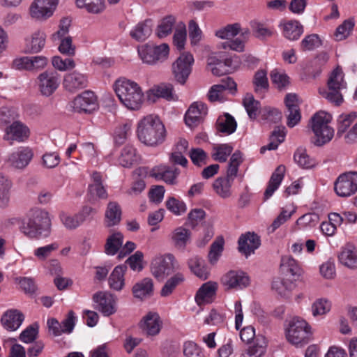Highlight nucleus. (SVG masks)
<instances>
[{"label": "nucleus", "mask_w": 357, "mask_h": 357, "mask_svg": "<svg viewBox=\"0 0 357 357\" xmlns=\"http://www.w3.org/2000/svg\"><path fill=\"white\" fill-rule=\"evenodd\" d=\"M238 243L239 252L248 257L260 246L261 240L254 232H248L240 236Z\"/></svg>", "instance_id": "23"}, {"label": "nucleus", "mask_w": 357, "mask_h": 357, "mask_svg": "<svg viewBox=\"0 0 357 357\" xmlns=\"http://www.w3.org/2000/svg\"><path fill=\"white\" fill-rule=\"evenodd\" d=\"M93 301L97 304L96 308L105 316H109L116 311L115 297L105 292H98L93 296Z\"/></svg>", "instance_id": "19"}, {"label": "nucleus", "mask_w": 357, "mask_h": 357, "mask_svg": "<svg viewBox=\"0 0 357 357\" xmlns=\"http://www.w3.org/2000/svg\"><path fill=\"white\" fill-rule=\"evenodd\" d=\"M237 126L234 118L226 113L224 116H220L216 122V128L218 132L226 135H231L236 131Z\"/></svg>", "instance_id": "43"}, {"label": "nucleus", "mask_w": 357, "mask_h": 357, "mask_svg": "<svg viewBox=\"0 0 357 357\" xmlns=\"http://www.w3.org/2000/svg\"><path fill=\"white\" fill-rule=\"evenodd\" d=\"M321 45V41L317 34L306 36L301 43V48L303 51L313 50Z\"/></svg>", "instance_id": "63"}, {"label": "nucleus", "mask_w": 357, "mask_h": 357, "mask_svg": "<svg viewBox=\"0 0 357 357\" xmlns=\"http://www.w3.org/2000/svg\"><path fill=\"white\" fill-rule=\"evenodd\" d=\"M138 54L143 63L155 65L167 59L169 47L167 43L159 45L145 44L138 47Z\"/></svg>", "instance_id": "7"}, {"label": "nucleus", "mask_w": 357, "mask_h": 357, "mask_svg": "<svg viewBox=\"0 0 357 357\" xmlns=\"http://www.w3.org/2000/svg\"><path fill=\"white\" fill-rule=\"evenodd\" d=\"M88 79L86 76L77 71L68 73L63 78V87L70 92H75L77 90L87 86Z\"/></svg>", "instance_id": "24"}, {"label": "nucleus", "mask_w": 357, "mask_h": 357, "mask_svg": "<svg viewBox=\"0 0 357 357\" xmlns=\"http://www.w3.org/2000/svg\"><path fill=\"white\" fill-rule=\"evenodd\" d=\"M224 246V240L222 238L217 239L211 245L208 253V260L211 264H215L220 257Z\"/></svg>", "instance_id": "61"}, {"label": "nucleus", "mask_w": 357, "mask_h": 357, "mask_svg": "<svg viewBox=\"0 0 357 357\" xmlns=\"http://www.w3.org/2000/svg\"><path fill=\"white\" fill-rule=\"evenodd\" d=\"M137 135L139 140L144 144L156 146L165 141L166 130L157 116L150 114L138 122Z\"/></svg>", "instance_id": "1"}, {"label": "nucleus", "mask_w": 357, "mask_h": 357, "mask_svg": "<svg viewBox=\"0 0 357 357\" xmlns=\"http://www.w3.org/2000/svg\"><path fill=\"white\" fill-rule=\"evenodd\" d=\"M334 190L340 197H349L357 192V172H348L338 176Z\"/></svg>", "instance_id": "10"}, {"label": "nucleus", "mask_w": 357, "mask_h": 357, "mask_svg": "<svg viewBox=\"0 0 357 357\" xmlns=\"http://www.w3.org/2000/svg\"><path fill=\"white\" fill-rule=\"evenodd\" d=\"M162 321L158 313L149 312L144 317L141 327L148 335H156L159 333Z\"/></svg>", "instance_id": "26"}, {"label": "nucleus", "mask_w": 357, "mask_h": 357, "mask_svg": "<svg viewBox=\"0 0 357 357\" xmlns=\"http://www.w3.org/2000/svg\"><path fill=\"white\" fill-rule=\"evenodd\" d=\"M59 248V244L57 242H54L35 249L33 254L38 260L45 261L52 255V252L56 251Z\"/></svg>", "instance_id": "55"}, {"label": "nucleus", "mask_w": 357, "mask_h": 357, "mask_svg": "<svg viewBox=\"0 0 357 357\" xmlns=\"http://www.w3.org/2000/svg\"><path fill=\"white\" fill-rule=\"evenodd\" d=\"M121 214L120 205L116 202H109L105 214L106 226L110 227L118 225L121 220Z\"/></svg>", "instance_id": "34"}, {"label": "nucleus", "mask_w": 357, "mask_h": 357, "mask_svg": "<svg viewBox=\"0 0 357 357\" xmlns=\"http://www.w3.org/2000/svg\"><path fill=\"white\" fill-rule=\"evenodd\" d=\"M293 281L287 279H276L272 283V289L276 291L280 296L286 297L288 296L290 291L294 287Z\"/></svg>", "instance_id": "50"}, {"label": "nucleus", "mask_w": 357, "mask_h": 357, "mask_svg": "<svg viewBox=\"0 0 357 357\" xmlns=\"http://www.w3.org/2000/svg\"><path fill=\"white\" fill-rule=\"evenodd\" d=\"M319 215L316 213H306L299 218L296 224L300 229H307L314 227L319 222Z\"/></svg>", "instance_id": "62"}, {"label": "nucleus", "mask_w": 357, "mask_h": 357, "mask_svg": "<svg viewBox=\"0 0 357 357\" xmlns=\"http://www.w3.org/2000/svg\"><path fill=\"white\" fill-rule=\"evenodd\" d=\"M24 320V314L17 309H9L5 311L0 319L3 328L8 331H17Z\"/></svg>", "instance_id": "21"}, {"label": "nucleus", "mask_w": 357, "mask_h": 357, "mask_svg": "<svg viewBox=\"0 0 357 357\" xmlns=\"http://www.w3.org/2000/svg\"><path fill=\"white\" fill-rule=\"evenodd\" d=\"M251 26L255 36L260 40L269 38L272 36L274 33L273 27L267 26L263 23L257 21L252 22Z\"/></svg>", "instance_id": "52"}, {"label": "nucleus", "mask_w": 357, "mask_h": 357, "mask_svg": "<svg viewBox=\"0 0 357 357\" xmlns=\"http://www.w3.org/2000/svg\"><path fill=\"white\" fill-rule=\"evenodd\" d=\"M59 218L63 226L70 230L75 229L84 221L82 215H78V213L71 215L66 212H61Z\"/></svg>", "instance_id": "48"}, {"label": "nucleus", "mask_w": 357, "mask_h": 357, "mask_svg": "<svg viewBox=\"0 0 357 357\" xmlns=\"http://www.w3.org/2000/svg\"><path fill=\"white\" fill-rule=\"evenodd\" d=\"M236 84L229 77H227L221 80L219 84L213 85L211 87L208 93V98L211 102L223 101L227 90L236 91Z\"/></svg>", "instance_id": "20"}, {"label": "nucleus", "mask_w": 357, "mask_h": 357, "mask_svg": "<svg viewBox=\"0 0 357 357\" xmlns=\"http://www.w3.org/2000/svg\"><path fill=\"white\" fill-rule=\"evenodd\" d=\"M114 89L121 102L128 109H139L144 101V93L139 85L130 79H117Z\"/></svg>", "instance_id": "3"}, {"label": "nucleus", "mask_w": 357, "mask_h": 357, "mask_svg": "<svg viewBox=\"0 0 357 357\" xmlns=\"http://www.w3.org/2000/svg\"><path fill=\"white\" fill-rule=\"evenodd\" d=\"M332 120L330 114L321 111L312 118V129L314 134L313 143L318 146L331 141L334 136V129L329 126Z\"/></svg>", "instance_id": "4"}, {"label": "nucleus", "mask_w": 357, "mask_h": 357, "mask_svg": "<svg viewBox=\"0 0 357 357\" xmlns=\"http://www.w3.org/2000/svg\"><path fill=\"white\" fill-rule=\"evenodd\" d=\"M176 23V17L173 15H167L163 17L158 23L155 29V36L162 39L170 35Z\"/></svg>", "instance_id": "41"}, {"label": "nucleus", "mask_w": 357, "mask_h": 357, "mask_svg": "<svg viewBox=\"0 0 357 357\" xmlns=\"http://www.w3.org/2000/svg\"><path fill=\"white\" fill-rule=\"evenodd\" d=\"M218 284L216 282H207L202 285L195 296V301L199 305H204L212 302Z\"/></svg>", "instance_id": "28"}, {"label": "nucleus", "mask_w": 357, "mask_h": 357, "mask_svg": "<svg viewBox=\"0 0 357 357\" xmlns=\"http://www.w3.org/2000/svg\"><path fill=\"white\" fill-rule=\"evenodd\" d=\"M242 354V357H262L266 351L267 341L266 337L258 334L255 339Z\"/></svg>", "instance_id": "27"}, {"label": "nucleus", "mask_w": 357, "mask_h": 357, "mask_svg": "<svg viewBox=\"0 0 357 357\" xmlns=\"http://www.w3.org/2000/svg\"><path fill=\"white\" fill-rule=\"evenodd\" d=\"M222 284L227 289H242L249 284V278L243 271H230L222 278Z\"/></svg>", "instance_id": "17"}, {"label": "nucleus", "mask_w": 357, "mask_h": 357, "mask_svg": "<svg viewBox=\"0 0 357 357\" xmlns=\"http://www.w3.org/2000/svg\"><path fill=\"white\" fill-rule=\"evenodd\" d=\"M183 351L185 357H204L202 349L192 341L184 343Z\"/></svg>", "instance_id": "64"}, {"label": "nucleus", "mask_w": 357, "mask_h": 357, "mask_svg": "<svg viewBox=\"0 0 357 357\" xmlns=\"http://www.w3.org/2000/svg\"><path fill=\"white\" fill-rule=\"evenodd\" d=\"M139 159L137 154L136 149L131 146H126L121 151L119 158V163L123 167H130L135 164Z\"/></svg>", "instance_id": "39"}, {"label": "nucleus", "mask_w": 357, "mask_h": 357, "mask_svg": "<svg viewBox=\"0 0 357 357\" xmlns=\"http://www.w3.org/2000/svg\"><path fill=\"white\" fill-rule=\"evenodd\" d=\"M233 181L224 176L217 178L213 183V188L215 192L222 199H228L232 195Z\"/></svg>", "instance_id": "36"}, {"label": "nucleus", "mask_w": 357, "mask_h": 357, "mask_svg": "<svg viewBox=\"0 0 357 357\" xmlns=\"http://www.w3.org/2000/svg\"><path fill=\"white\" fill-rule=\"evenodd\" d=\"M46 35L43 31H37L25 40L24 52L36 54L40 52L45 45Z\"/></svg>", "instance_id": "25"}, {"label": "nucleus", "mask_w": 357, "mask_h": 357, "mask_svg": "<svg viewBox=\"0 0 357 357\" xmlns=\"http://www.w3.org/2000/svg\"><path fill=\"white\" fill-rule=\"evenodd\" d=\"M36 82L41 95L49 97L59 88L60 76L56 71L45 70L38 75Z\"/></svg>", "instance_id": "12"}, {"label": "nucleus", "mask_w": 357, "mask_h": 357, "mask_svg": "<svg viewBox=\"0 0 357 357\" xmlns=\"http://www.w3.org/2000/svg\"><path fill=\"white\" fill-rule=\"evenodd\" d=\"M59 0H35L31 5L30 14L32 17L45 20L53 15Z\"/></svg>", "instance_id": "15"}, {"label": "nucleus", "mask_w": 357, "mask_h": 357, "mask_svg": "<svg viewBox=\"0 0 357 357\" xmlns=\"http://www.w3.org/2000/svg\"><path fill=\"white\" fill-rule=\"evenodd\" d=\"M135 172L139 176H146L147 174L151 177L158 181H163L167 184L174 185L176 183V179L179 174V171L176 168H172L167 165H158L153 167L148 172L146 167H139L136 169Z\"/></svg>", "instance_id": "11"}, {"label": "nucleus", "mask_w": 357, "mask_h": 357, "mask_svg": "<svg viewBox=\"0 0 357 357\" xmlns=\"http://www.w3.org/2000/svg\"><path fill=\"white\" fill-rule=\"evenodd\" d=\"M152 29L150 20H145L137 24L130 31V37L138 41L146 40L151 34Z\"/></svg>", "instance_id": "38"}, {"label": "nucleus", "mask_w": 357, "mask_h": 357, "mask_svg": "<svg viewBox=\"0 0 357 357\" xmlns=\"http://www.w3.org/2000/svg\"><path fill=\"white\" fill-rule=\"evenodd\" d=\"M126 270V265H119L114 268L108 279L110 288L116 291L123 289L125 284L124 275Z\"/></svg>", "instance_id": "37"}, {"label": "nucleus", "mask_w": 357, "mask_h": 357, "mask_svg": "<svg viewBox=\"0 0 357 357\" xmlns=\"http://www.w3.org/2000/svg\"><path fill=\"white\" fill-rule=\"evenodd\" d=\"M331 303L324 298L316 300L312 305L311 310L313 317L321 316L331 310Z\"/></svg>", "instance_id": "58"}, {"label": "nucleus", "mask_w": 357, "mask_h": 357, "mask_svg": "<svg viewBox=\"0 0 357 357\" xmlns=\"http://www.w3.org/2000/svg\"><path fill=\"white\" fill-rule=\"evenodd\" d=\"M285 135L286 133L284 127L275 128L270 137L269 144L266 146H263L261 148V153H264V151L266 149L275 150L278 147L279 144L284 142Z\"/></svg>", "instance_id": "47"}, {"label": "nucleus", "mask_w": 357, "mask_h": 357, "mask_svg": "<svg viewBox=\"0 0 357 357\" xmlns=\"http://www.w3.org/2000/svg\"><path fill=\"white\" fill-rule=\"evenodd\" d=\"M357 119V112H351L340 115L337 119V136L344 137L347 144L357 143V122L352 123Z\"/></svg>", "instance_id": "8"}, {"label": "nucleus", "mask_w": 357, "mask_h": 357, "mask_svg": "<svg viewBox=\"0 0 357 357\" xmlns=\"http://www.w3.org/2000/svg\"><path fill=\"white\" fill-rule=\"evenodd\" d=\"M342 70L336 68L330 75L328 80V89H319V93L331 103L340 105L343 102L341 90L346 88Z\"/></svg>", "instance_id": "5"}, {"label": "nucleus", "mask_w": 357, "mask_h": 357, "mask_svg": "<svg viewBox=\"0 0 357 357\" xmlns=\"http://www.w3.org/2000/svg\"><path fill=\"white\" fill-rule=\"evenodd\" d=\"M186 36L185 25L181 23L176 27L173 36V43L178 50L184 49L186 42Z\"/></svg>", "instance_id": "57"}, {"label": "nucleus", "mask_w": 357, "mask_h": 357, "mask_svg": "<svg viewBox=\"0 0 357 357\" xmlns=\"http://www.w3.org/2000/svg\"><path fill=\"white\" fill-rule=\"evenodd\" d=\"M50 228L49 213L43 209L35 208L22 221L20 230L31 239H40L50 235Z\"/></svg>", "instance_id": "2"}, {"label": "nucleus", "mask_w": 357, "mask_h": 357, "mask_svg": "<svg viewBox=\"0 0 357 357\" xmlns=\"http://www.w3.org/2000/svg\"><path fill=\"white\" fill-rule=\"evenodd\" d=\"M29 135L30 131L27 126L20 121H15L5 129L3 139L12 145L14 142H25Z\"/></svg>", "instance_id": "16"}, {"label": "nucleus", "mask_w": 357, "mask_h": 357, "mask_svg": "<svg viewBox=\"0 0 357 357\" xmlns=\"http://www.w3.org/2000/svg\"><path fill=\"white\" fill-rule=\"evenodd\" d=\"M13 186L11 180L6 176L0 174V206L6 207L8 206L10 197V190Z\"/></svg>", "instance_id": "44"}, {"label": "nucleus", "mask_w": 357, "mask_h": 357, "mask_svg": "<svg viewBox=\"0 0 357 357\" xmlns=\"http://www.w3.org/2000/svg\"><path fill=\"white\" fill-rule=\"evenodd\" d=\"M188 266L191 271L197 277L204 280L207 278L208 272L202 259L197 256L190 258L188 261Z\"/></svg>", "instance_id": "45"}, {"label": "nucleus", "mask_w": 357, "mask_h": 357, "mask_svg": "<svg viewBox=\"0 0 357 357\" xmlns=\"http://www.w3.org/2000/svg\"><path fill=\"white\" fill-rule=\"evenodd\" d=\"M184 280V277L181 273H176L169 278L161 289L160 294L162 296H167L170 295L177 285Z\"/></svg>", "instance_id": "59"}, {"label": "nucleus", "mask_w": 357, "mask_h": 357, "mask_svg": "<svg viewBox=\"0 0 357 357\" xmlns=\"http://www.w3.org/2000/svg\"><path fill=\"white\" fill-rule=\"evenodd\" d=\"M153 291V281L150 278H144L136 283L132 287V293L135 297L144 299L151 296Z\"/></svg>", "instance_id": "40"}, {"label": "nucleus", "mask_w": 357, "mask_h": 357, "mask_svg": "<svg viewBox=\"0 0 357 357\" xmlns=\"http://www.w3.org/2000/svg\"><path fill=\"white\" fill-rule=\"evenodd\" d=\"M338 259L342 265L348 268H357V248L352 245H345L342 248Z\"/></svg>", "instance_id": "31"}, {"label": "nucleus", "mask_w": 357, "mask_h": 357, "mask_svg": "<svg viewBox=\"0 0 357 357\" xmlns=\"http://www.w3.org/2000/svg\"><path fill=\"white\" fill-rule=\"evenodd\" d=\"M243 29V28H241V24L238 23L227 24L218 29L215 35L220 39L229 40L238 36Z\"/></svg>", "instance_id": "46"}, {"label": "nucleus", "mask_w": 357, "mask_h": 357, "mask_svg": "<svg viewBox=\"0 0 357 357\" xmlns=\"http://www.w3.org/2000/svg\"><path fill=\"white\" fill-rule=\"evenodd\" d=\"M354 23L349 20H344L342 24H340L335 31V38L337 41H341L346 39L351 33Z\"/></svg>", "instance_id": "60"}, {"label": "nucleus", "mask_w": 357, "mask_h": 357, "mask_svg": "<svg viewBox=\"0 0 357 357\" xmlns=\"http://www.w3.org/2000/svg\"><path fill=\"white\" fill-rule=\"evenodd\" d=\"M33 156V153L28 146H20L13 151L8 156V162L17 169L26 167Z\"/></svg>", "instance_id": "22"}, {"label": "nucleus", "mask_w": 357, "mask_h": 357, "mask_svg": "<svg viewBox=\"0 0 357 357\" xmlns=\"http://www.w3.org/2000/svg\"><path fill=\"white\" fill-rule=\"evenodd\" d=\"M312 334L310 324L300 317H293L286 331L287 340L296 346L306 344Z\"/></svg>", "instance_id": "6"}, {"label": "nucleus", "mask_w": 357, "mask_h": 357, "mask_svg": "<svg viewBox=\"0 0 357 357\" xmlns=\"http://www.w3.org/2000/svg\"><path fill=\"white\" fill-rule=\"evenodd\" d=\"M123 236L121 233H115L108 237L105 244V252L109 255H114L121 247Z\"/></svg>", "instance_id": "51"}, {"label": "nucleus", "mask_w": 357, "mask_h": 357, "mask_svg": "<svg viewBox=\"0 0 357 357\" xmlns=\"http://www.w3.org/2000/svg\"><path fill=\"white\" fill-rule=\"evenodd\" d=\"M194 57L190 52L182 53L172 64V73L176 80L184 84L192 71Z\"/></svg>", "instance_id": "13"}, {"label": "nucleus", "mask_w": 357, "mask_h": 357, "mask_svg": "<svg viewBox=\"0 0 357 357\" xmlns=\"http://www.w3.org/2000/svg\"><path fill=\"white\" fill-rule=\"evenodd\" d=\"M207 112V107L204 102H193L185 115V124L190 128L196 127L202 122Z\"/></svg>", "instance_id": "18"}, {"label": "nucleus", "mask_w": 357, "mask_h": 357, "mask_svg": "<svg viewBox=\"0 0 357 357\" xmlns=\"http://www.w3.org/2000/svg\"><path fill=\"white\" fill-rule=\"evenodd\" d=\"M190 231L182 227L175 229L171 234V240L174 246L183 251L190 240Z\"/></svg>", "instance_id": "35"}, {"label": "nucleus", "mask_w": 357, "mask_h": 357, "mask_svg": "<svg viewBox=\"0 0 357 357\" xmlns=\"http://www.w3.org/2000/svg\"><path fill=\"white\" fill-rule=\"evenodd\" d=\"M294 160L301 167L305 169H310L314 167L317 164L314 158H310L305 150H298L294 153Z\"/></svg>", "instance_id": "56"}, {"label": "nucleus", "mask_w": 357, "mask_h": 357, "mask_svg": "<svg viewBox=\"0 0 357 357\" xmlns=\"http://www.w3.org/2000/svg\"><path fill=\"white\" fill-rule=\"evenodd\" d=\"M178 267V264L174 256L172 254H167L153 259L151 262V273L155 278L162 280L177 270Z\"/></svg>", "instance_id": "9"}, {"label": "nucleus", "mask_w": 357, "mask_h": 357, "mask_svg": "<svg viewBox=\"0 0 357 357\" xmlns=\"http://www.w3.org/2000/svg\"><path fill=\"white\" fill-rule=\"evenodd\" d=\"M96 97L92 91H86L77 96L71 102L73 112L77 113H91L98 108Z\"/></svg>", "instance_id": "14"}, {"label": "nucleus", "mask_w": 357, "mask_h": 357, "mask_svg": "<svg viewBox=\"0 0 357 357\" xmlns=\"http://www.w3.org/2000/svg\"><path fill=\"white\" fill-rule=\"evenodd\" d=\"M76 6L88 13L99 15L106 9L105 0H75Z\"/></svg>", "instance_id": "33"}, {"label": "nucleus", "mask_w": 357, "mask_h": 357, "mask_svg": "<svg viewBox=\"0 0 357 357\" xmlns=\"http://www.w3.org/2000/svg\"><path fill=\"white\" fill-rule=\"evenodd\" d=\"M284 173L285 167L284 165H280L272 174L264 194L265 200L269 199L279 188L284 178Z\"/></svg>", "instance_id": "30"}, {"label": "nucleus", "mask_w": 357, "mask_h": 357, "mask_svg": "<svg viewBox=\"0 0 357 357\" xmlns=\"http://www.w3.org/2000/svg\"><path fill=\"white\" fill-rule=\"evenodd\" d=\"M281 268L282 272L290 274L294 278H299L303 270L298 261L291 256H284L281 259Z\"/></svg>", "instance_id": "42"}, {"label": "nucleus", "mask_w": 357, "mask_h": 357, "mask_svg": "<svg viewBox=\"0 0 357 357\" xmlns=\"http://www.w3.org/2000/svg\"><path fill=\"white\" fill-rule=\"evenodd\" d=\"M232 151L233 147L229 144L217 145L213 149L212 157L216 161L224 162L227 160Z\"/></svg>", "instance_id": "53"}, {"label": "nucleus", "mask_w": 357, "mask_h": 357, "mask_svg": "<svg viewBox=\"0 0 357 357\" xmlns=\"http://www.w3.org/2000/svg\"><path fill=\"white\" fill-rule=\"evenodd\" d=\"M151 91L153 95L157 97L163 98L167 100L174 99L173 86L171 84L162 83L154 86Z\"/></svg>", "instance_id": "54"}, {"label": "nucleus", "mask_w": 357, "mask_h": 357, "mask_svg": "<svg viewBox=\"0 0 357 357\" xmlns=\"http://www.w3.org/2000/svg\"><path fill=\"white\" fill-rule=\"evenodd\" d=\"M243 106L250 119H255L258 115L260 103L252 94L247 93L243 100Z\"/></svg>", "instance_id": "49"}, {"label": "nucleus", "mask_w": 357, "mask_h": 357, "mask_svg": "<svg viewBox=\"0 0 357 357\" xmlns=\"http://www.w3.org/2000/svg\"><path fill=\"white\" fill-rule=\"evenodd\" d=\"M284 38L289 40H298L303 33V26L297 20H289L280 24Z\"/></svg>", "instance_id": "29"}, {"label": "nucleus", "mask_w": 357, "mask_h": 357, "mask_svg": "<svg viewBox=\"0 0 357 357\" xmlns=\"http://www.w3.org/2000/svg\"><path fill=\"white\" fill-rule=\"evenodd\" d=\"M250 36V31L247 28H243L238 33V36L236 38H231L222 43L224 49H229L231 50L243 52L245 50V44L248 41Z\"/></svg>", "instance_id": "32"}]
</instances>
